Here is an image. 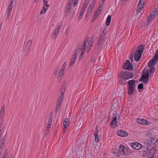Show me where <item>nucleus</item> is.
Masks as SVG:
<instances>
[{"instance_id":"1","label":"nucleus","mask_w":158,"mask_h":158,"mask_svg":"<svg viewBox=\"0 0 158 158\" xmlns=\"http://www.w3.org/2000/svg\"><path fill=\"white\" fill-rule=\"evenodd\" d=\"M144 48V47L142 44L139 45L138 47L135 54L134 59L135 61H138L140 60Z\"/></svg>"},{"instance_id":"2","label":"nucleus","mask_w":158,"mask_h":158,"mask_svg":"<svg viewBox=\"0 0 158 158\" xmlns=\"http://www.w3.org/2000/svg\"><path fill=\"white\" fill-rule=\"evenodd\" d=\"M120 77L122 79V83H126L125 79L128 80L132 78L133 76V74L130 72L125 71L122 72L120 73Z\"/></svg>"},{"instance_id":"3","label":"nucleus","mask_w":158,"mask_h":158,"mask_svg":"<svg viewBox=\"0 0 158 158\" xmlns=\"http://www.w3.org/2000/svg\"><path fill=\"white\" fill-rule=\"evenodd\" d=\"M135 80H130L127 82L128 85L127 92L128 94L131 95L133 93L135 90Z\"/></svg>"},{"instance_id":"4","label":"nucleus","mask_w":158,"mask_h":158,"mask_svg":"<svg viewBox=\"0 0 158 158\" xmlns=\"http://www.w3.org/2000/svg\"><path fill=\"white\" fill-rule=\"evenodd\" d=\"M158 61V49L156 52L154 56L152 59L149 62L148 66L151 67L153 66H155Z\"/></svg>"},{"instance_id":"5","label":"nucleus","mask_w":158,"mask_h":158,"mask_svg":"<svg viewBox=\"0 0 158 158\" xmlns=\"http://www.w3.org/2000/svg\"><path fill=\"white\" fill-rule=\"evenodd\" d=\"M130 145L134 149L136 150H139L143 147L142 145L140 143L138 142L131 143Z\"/></svg>"},{"instance_id":"6","label":"nucleus","mask_w":158,"mask_h":158,"mask_svg":"<svg viewBox=\"0 0 158 158\" xmlns=\"http://www.w3.org/2000/svg\"><path fill=\"white\" fill-rule=\"evenodd\" d=\"M149 75L148 73L143 74L139 79V81H143L144 84H146L149 80Z\"/></svg>"},{"instance_id":"7","label":"nucleus","mask_w":158,"mask_h":158,"mask_svg":"<svg viewBox=\"0 0 158 158\" xmlns=\"http://www.w3.org/2000/svg\"><path fill=\"white\" fill-rule=\"evenodd\" d=\"M66 64L67 63L66 62H64L58 74L59 77H62L64 75V71L66 69Z\"/></svg>"},{"instance_id":"8","label":"nucleus","mask_w":158,"mask_h":158,"mask_svg":"<svg viewBox=\"0 0 158 158\" xmlns=\"http://www.w3.org/2000/svg\"><path fill=\"white\" fill-rule=\"evenodd\" d=\"M144 0H140L138 4L137 5V8L138 9L137 10V13H140L142 11V9L143 7L144 4Z\"/></svg>"},{"instance_id":"9","label":"nucleus","mask_w":158,"mask_h":158,"mask_svg":"<svg viewBox=\"0 0 158 158\" xmlns=\"http://www.w3.org/2000/svg\"><path fill=\"white\" fill-rule=\"evenodd\" d=\"M123 68L125 69L131 70L133 69V66L129 60H127L124 64Z\"/></svg>"},{"instance_id":"10","label":"nucleus","mask_w":158,"mask_h":158,"mask_svg":"<svg viewBox=\"0 0 158 158\" xmlns=\"http://www.w3.org/2000/svg\"><path fill=\"white\" fill-rule=\"evenodd\" d=\"M87 43L84 42H83V45L82 46H81V55H80V57H79V59L81 60L82 59L83 55L85 53V52L86 50V45Z\"/></svg>"},{"instance_id":"11","label":"nucleus","mask_w":158,"mask_h":158,"mask_svg":"<svg viewBox=\"0 0 158 158\" xmlns=\"http://www.w3.org/2000/svg\"><path fill=\"white\" fill-rule=\"evenodd\" d=\"M5 114V106L3 104L0 109V119H2L3 118Z\"/></svg>"},{"instance_id":"12","label":"nucleus","mask_w":158,"mask_h":158,"mask_svg":"<svg viewBox=\"0 0 158 158\" xmlns=\"http://www.w3.org/2000/svg\"><path fill=\"white\" fill-rule=\"evenodd\" d=\"M13 7V4H12V3H10L8 8V10L7 13L6 18L8 19H9L10 18V16L12 11Z\"/></svg>"},{"instance_id":"13","label":"nucleus","mask_w":158,"mask_h":158,"mask_svg":"<svg viewBox=\"0 0 158 158\" xmlns=\"http://www.w3.org/2000/svg\"><path fill=\"white\" fill-rule=\"evenodd\" d=\"M117 135L121 137H126L128 135V133L125 131L120 130L118 131Z\"/></svg>"},{"instance_id":"14","label":"nucleus","mask_w":158,"mask_h":158,"mask_svg":"<svg viewBox=\"0 0 158 158\" xmlns=\"http://www.w3.org/2000/svg\"><path fill=\"white\" fill-rule=\"evenodd\" d=\"M69 119L67 118H65L64 120L63 124V125L64 126V128L63 129L64 134L65 131V129H66V128H67V126H69Z\"/></svg>"},{"instance_id":"15","label":"nucleus","mask_w":158,"mask_h":158,"mask_svg":"<svg viewBox=\"0 0 158 158\" xmlns=\"http://www.w3.org/2000/svg\"><path fill=\"white\" fill-rule=\"evenodd\" d=\"M137 121L139 124L143 125L148 124L149 123L147 120L143 118H138L137 119Z\"/></svg>"},{"instance_id":"16","label":"nucleus","mask_w":158,"mask_h":158,"mask_svg":"<svg viewBox=\"0 0 158 158\" xmlns=\"http://www.w3.org/2000/svg\"><path fill=\"white\" fill-rule=\"evenodd\" d=\"M119 151L121 154L123 155H127V154L125 151V147L122 144L120 145Z\"/></svg>"},{"instance_id":"17","label":"nucleus","mask_w":158,"mask_h":158,"mask_svg":"<svg viewBox=\"0 0 158 158\" xmlns=\"http://www.w3.org/2000/svg\"><path fill=\"white\" fill-rule=\"evenodd\" d=\"M158 12V8H156L153 10L152 13L150 15V17H151L152 19H154L157 15Z\"/></svg>"},{"instance_id":"18","label":"nucleus","mask_w":158,"mask_h":158,"mask_svg":"<svg viewBox=\"0 0 158 158\" xmlns=\"http://www.w3.org/2000/svg\"><path fill=\"white\" fill-rule=\"evenodd\" d=\"M105 38V37L101 35H100L97 44L99 47L101 46Z\"/></svg>"},{"instance_id":"19","label":"nucleus","mask_w":158,"mask_h":158,"mask_svg":"<svg viewBox=\"0 0 158 158\" xmlns=\"http://www.w3.org/2000/svg\"><path fill=\"white\" fill-rule=\"evenodd\" d=\"M72 5V3L70 2H68L65 11L66 13H68L70 11Z\"/></svg>"},{"instance_id":"20","label":"nucleus","mask_w":158,"mask_h":158,"mask_svg":"<svg viewBox=\"0 0 158 158\" xmlns=\"http://www.w3.org/2000/svg\"><path fill=\"white\" fill-rule=\"evenodd\" d=\"M32 43V40H29L27 43L26 46V48L27 49V52L29 51L31 48V46Z\"/></svg>"},{"instance_id":"21","label":"nucleus","mask_w":158,"mask_h":158,"mask_svg":"<svg viewBox=\"0 0 158 158\" xmlns=\"http://www.w3.org/2000/svg\"><path fill=\"white\" fill-rule=\"evenodd\" d=\"M84 8V7L82 8L80 12V15H79L78 17V20H80L83 16L84 12L85 10V9Z\"/></svg>"},{"instance_id":"22","label":"nucleus","mask_w":158,"mask_h":158,"mask_svg":"<svg viewBox=\"0 0 158 158\" xmlns=\"http://www.w3.org/2000/svg\"><path fill=\"white\" fill-rule=\"evenodd\" d=\"M77 55H73L71 60V62L70 65V66L72 65L77 60Z\"/></svg>"},{"instance_id":"23","label":"nucleus","mask_w":158,"mask_h":158,"mask_svg":"<svg viewBox=\"0 0 158 158\" xmlns=\"http://www.w3.org/2000/svg\"><path fill=\"white\" fill-rule=\"evenodd\" d=\"M81 46H79L77 47L74 53V54L75 55L77 56V55L78 54V53L80 52H81Z\"/></svg>"},{"instance_id":"24","label":"nucleus","mask_w":158,"mask_h":158,"mask_svg":"<svg viewBox=\"0 0 158 158\" xmlns=\"http://www.w3.org/2000/svg\"><path fill=\"white\" fill-rule=\"evenodd\" d=\"M111 20V16L110 15H108L106 22V24L107 26H108L110 25Z\"/></svg>"},{"instance_id":"25","label":"nucleus","mask_w":158,"mask_h":158,"mask_svg":"<svg viewBox=\"0 0 158 158\" xmlns=\"http://www.w3.org/2000/svg\"><path fill=\"white\" fill-rule=\"evenodd\" d=\"M119 116L118 114L115 113L113 114V119L112 121H117V120L119 118Z\"/></svg>"},{"instance_id":"26","label":"nucleus","mask_w":158,"mask_h":158,"mask_svg":"<svg viewBox=\"0 0 158 158\" xmlns=\"http://www.w3.org/2000/svg\"><path fill=\"white\" fill-rule=\"evenodd\" d=\"M94 136H95V141L96 142L98 143L99 141V138L97 131L94 133Z\"/></svg>"},{"instance_id":"27","label":"nucleus","mask_w":158,"mask_h":158,"mask_svg":"<svg viewBox=\"0 0 158 158\" xmlns=\"http://www.w3.org/2000/svg\"><path fill=\"white\" fill-rule=\"evenodd\" d=\"M117 125V121H112L111 123V126L114 128H115Z\"/></svg>"},{"instance_id":"28","label":"nucleus","mask_w":158,"mask_h":158,"mask_svg":"<svg viewBox=\"0 0 158 158\" xmlns=\"http://www.w3.org/2000/svg\"><path fill=\"white\" fill-rule=\"evenodd\" d=\"M58 30H57L56 29L54 31V33L53 34V36L52 37L53 39H55L56 38V37L57 35V34H58V33H59V31H58Z\"/></svg>"},{"instance_id":"29","label":"nucleus","mask_w":158,"mask_h":158,"mask_svg":"<svg viewBox=\"0 0 158 158\" xmlns=\"http://www.w3.org/2000/svg\"><path fill=\"white\" fill-rule=\"evenodd\" d=\"M101 12V10L100 9L97 10L95 12L94 16L98 18L99 15L100 14Z\"/></svg>"},{"instance_id":"30","label":"nucleus","mask_w":158,"mask_h":158,"mask_svg":"<svg viewBox=\"0 0 158 158\" xmlns=\"http://www.w3.org/2000/svg\"><path fill=\"white\" fill-rule=\"evenodd\" d=\"M90 0H85L83 4L82 8L84 7L85 9H86V7L89 2Z\"/></svg>"},{"instance_id":"31","label":"nucleus","mask_w":158,"mask_h":158,"mask_svg":"<svg viewBox=\"0 0 158 158\" xmlns=\"http://www.w3.org/2000/svg\"><path fill=\"white\" fill-rule=\"evenodd\" d=\"M152 66L151 67L148 66L151 69H149V70H148V73H153L154 72L155 69L153 67V66Z\"/></svg>"},{"instance_id":"32","label":"nucleus","mask_w":158,"mask_h":158,"mask_svg":"<svg viewBox=\"0 0 158 158\" xmlns=\"http://www.w3.org/2000/svg\"><path fill=\"white\" fill-rule=\"evenodd\" d=\"M149 149L148 148H146L143 151V153L142 155L143 156H145L149 152Z\"/></svg>"},{"instance_id":"33","label":"nucleus","mask_w":158,"mask_h":158,"mask_svg":"<svg viewBox=\"0 0 158 158\" xmlns=\"http://www.w3.org/2000/svg\"><path fill=\"white\" fill-rule=\"evenodd\" d=\"M92 11V10H89V9H88V11L86 15V18L88 17L89 18V17L91 15Z\"/></svg>"},{"instance_id":"34","label":"nucleus","mask_w":158,"mask_h":158,"mask_svg":"<svg viewBox=\"0 0 158 158\" xmlns=\"http://www.w3.org/2000/svg\"><path fill=\"white\" fill-rule=\"evenodd\" d=\"M61 106V105H60L57 104V105H56V110H55V112L56 114H57V112H58V111H59V109H60V107Z\"/></svg>"},{"instance_id":"35","label":"nucleus","mask_w":158,"mask_h":158,"mask_svg":"<svg viewBox=\"0 0 158 158\" xmlns=\"http://www.w3.org/2000/svg\"><path fill=\"white\" fill-rule=\"evenodd\" d=\"M44 6H43V8H44V7H48V6L47 5L48 2L46 0H44Z\"/></svg>"},{"instance_id":"36","label":"nucleus","mask_w":158,"mask_h":158,"mask_svg":"<svg viewBox=\"0 0 158 158\" xmlns=\"http://www.w3.org/2000/svg\"><path fill=\"white\" fill-rule=\"evenodd\" d=\"M57 26H58V27L56 29L57 30H58L59 31L60 30L61 28V27L62 26V23H59L58 24Z\"/></svg>"},{"instance_id":"37","label":"nucleus","mask_w":158,"mask_h":158,"mask_svg":"<svg viewBox=\"0 0 158 158\" xmlns=\"http://www.w3.org/2000/svg\"><path fill=\"white\" fill-rule=\"evenodd\" d=\"M143 88V85L142 83L139 84L138 86V88L139 89H142Z\"/></svg>"},{"instance_id":"38","label":"nucleus","mask_w":158,"mask_h":158,"mask_svg":"<svg viewBox=\"0 0 158 158\" xmlns=\"http://www.w3.org/2000/svg\"><path fill=\"white\" fill-rule=\"evenodd\" d=\"M94 6L95 5L93 4H92L91 3L88 9H89V10H93V9Z\"/></svg>"},{"instance_id":"39","label":"nucleus","mask_w":158,"mask_h":158,"mask_svg":"<svg viewBox=\"0 0 158 158\" xmlns=\"http://www.w3.org/2000/svg\"><path fill=\"white\" fill-rule=\"evenodd\" d=\"M106 29H104L102 32L101 34V35L102 36L105 37V35L106 33Z\"/></svg>"},{"instance_id":"40","label":"nucleus","mask_w":158,"mask_h":158,"mask_svg":"<svg viewBox=\"0 0 158 158\" xmlns=\"http://www.w3.org/2000/svg\"><path fill=\"white\" fill-rule=\"evenodd\" d=\"M6 136H3L2 138L1 139L0 141V143H4L5 142V139L6 138Z\"/></svg>"},{"instance_id":"41","label":"nucleus","mask_w":158,"mask_h":158,"mask_svg":"<svg viewBox=\"0 0 158 158\" xmlns=\"http://www.w3.org/2000/svg\"><path fill=\"white\" fill-rule=\"evenodd\" d=\"M65 91V88H62L60 90V94H64Z\"/></svg>"},{"instance_id":"42","label":"nucleus","mask_w":158,"mask_h":158,"mask_svg":"<svg viewBox=\"0 0 158 158\" xmlns=\"http://www.w3.org/2000/svg\"><path fill=\"white\" fill-rule=\"evenodd\" d=\"M52 121V119L51 118H49V119H48V122L47 124L51 126Z\"/></svg>"},{"instance_id":"43","label":"nucleus","mask_w":158,"mask_h":158,"mask_svg":"<svg viewBox=\"0 0 158 158\" xmlns=\"http://www.w3.org/2000/svg\"><path fill=\"white\" fill-rule=\"evenodd\" d=\"M134 56V54L133 53V54L131 55H130V59L131 61H133V60Z\"/></svg>"},{"instance_id":"44","label":"nucleus","mask_w":158,"mask_h":158,"mask_svg":"<svg viewBox=\"0 0 158 158\" xmlns=\"http://www.w3.org/2000/svg\"><path fill=\"white\" fill-rule=\"evenodd\" d=\"M92 44V42L91 43L89 42V43L88 45V48L89 49L91 47Z\"/></svg>"},{"instance_id":"45","label":"nucleus","mask_w":158,"mask_h":158,"mask_svg":"<svg viewBox=\"0 0 158 158\" xmlns=\"http://www.w3.org/2000/svg\"><path fill=\"white\" fill-rule=\"evenodd\" d=\"M96 59V57H94V56L91 59V62L92 63H94V62Z\"/></svg>"},{"instance_id":"46","label":"nucleus","mask_w":158,"mask_h":158,"mask_svg":"<svg viewBox=\"0 0 158 158\" xmlns=\"http://www.w3.org/2000/svg\"><path fill=\"white\" fill-rule=\"evenodd\" d=\"M50 129H46L45 131V133L46 135H47L49 134V132Z\"/></svg>"},{"instance_id":"47","label":"nucleus","mask_w":158,"mask_h":158,"mask_svg":"<svg viewBox=\"0 0 158 158\" xmlns=\"http://www.w3.org/2000/svg\"><path fill=\"white\" fill-rule=\"evenodd\" d=\"M48 8V7H46V8H45V7H44V8L43 7V10H42L43 11V13H44L46 12Z\"/></svg>"},{"instance_id":"48","label":"nucleus","mask_w":158,"mask_h":158,"mask_svg":"<svg viewBox=\"0 0 158 158\" xmlns=\"http://www.w3.org/2000/svg\"><path fill=\"white\" fill-rule=\"evenodd\" d=\"M62 102V100L58 99V104H57L61 105Z\"/></svg>"},{"instance_id":"49","label":"nucleus","mask_w":158,"mask_h":158,"mask_svg":"<svg viewBox=\"0 0 158 158\" xmlns=\"http://www.w3.org/2000/svg\"><path fill=\"white\" fill-rule=\"evenodd\" d=\"M153 19H152V18L151 17H150V16L148 17V21L149 22H151L152 20Z\"/></svg>"},{"instance_id":"50","label":"nucleus","mask_w":158,"mask_h":158,"mask_svg":"<svg viewBox=\"0 0 158 158\" xmlns=\"http://www.w3.org/2000/svg\"><path fill=\"white\" fill-rule=\"evenodd\" d=\"M53 114V113H51L49 115V118H51L52 119Z\"/></svg>"},{"instance_id":"51","label":"nucleus","mask_w":158,"mask_h":158,"mask_svg":"<svg viewBox=\"0 0 158 158\" xmlns=\"http://www.w3.org/2000/svg\"><path fill=\"white\" fill-rule=\"evenodd\" d=\"M150 154H148V158H154L153 157V155H152V154H151L150 156Z\"/></svg>"},{"instance_id":"52","label":"nucleus","mask_w":158,"mask_h":158,"mask_svg":"<svg viewBox=\"0 0 158 158\" xmlns=\"http://www.w3.org/2000/svg\"><path fill=\"white\" fill-rule=\"evenodd\" d=\"M6 153L5 152L4 153V154L3 156H2L1 158H6Z\"/></svg>"},{"instance_id":"53","label":"nucleus","mask_w":158,"mask_h":158,"mask_svg":"<svg viewBox=\"0 0 158 158\" xmlns=\"http://www.w3.org/2000/svg\"><path fill=\"white\" fill-rule=\"evenodd\" d=\"M51 125H48L47 124V126H46V129H50V127H51Z\"/></svg>"},{"instance_id":"54","label":"nucleus","mask_w":158,"mask_h":158,"mask_svg":"<svg viewBox=\"0 0 158 158\" xmlns=\"http://www.w3.org/2000/svg\"><path fill=\"white\" fill-rule=\"evenodd\" d=\"M97 18L96 17L94 16L93 18L92 19V21L93 22H94Z\"/></svg>"},{"instance_id":"55","label":"nucleus","mask_w":158,"mask_h":158,"mask_svg":"<svg viewBox=\"0 0 158 158\" xmlns=\"http://www.w3.org/2000/svg\"><path fill=\"white\" fill-rule=\"evenodd\" d=\"M77 6V2H74V3L73 4V6L74 7H76Z\"/></svg>"},{"instance_id":"56","label":"nucleus","mask_w":158,"mask_h":158,"mask_svg":"<svg viewBox=\"0 0 158 158\" xmlns=\"http://www.w3.org/2000/svg\"><path fill=\"white\" fill-rule=\"evenodd\" d=\"M96 0H93L92 3H91L93 4H95Z\"/></svg>"},{"instance_id":"57","label":"nucleus","mask_w":158,"mask_h":158,"mask_svg":"<svg viewBox=\"0 0 158 158\" xmlns=\"http://www.w3.org/2000/svg\"><path fill=\"white\" fill-rule=\"evenodd\" d=\"M88 40H89V39L88 38L86 39L84 41V42H86V43H87L88 42Z\"/></svg>"},{"instance_id":"58","label":"nucleus","mask_w":158,"mask_h":158,"mask_svg":"<svg viewBox=\"0 0 158 158\" xmlns=\"http://www.w3.org/2000/svg\"><path fill=\"white\" fill-rule=\"evenodd\" d=\"M64 94H60V97L61 98H62L63 99L64 98Z\"/></svg>"},{"instance_id":"59","label":"nucleus","mask_w":158,"mask_h":158,"mask_svg":"<svg viewBox=\"0 0 158 158\" xmlns=\"http://www.w3.org/2000/svg\"><path fill=\"white\" fill-rule=\"evenodd\" d=\"M69 30H68V29L66 31V35H67L69 33Z\"/></svg>"},{"instance_id":"60","label":"nucleus","mask_w":158,"mask_h":158,"mask_svg":"<svg viewBox=\"0 0 158 158\" xmlns=\"http://www.w3.org/2000/svg\"><path fill=\"white\" fill-rule=\"evenodd\" d=\"M15 1V0H11V2L10 3H12V4H13V2Z\"/></svg>"},{"instance_id":"61","label":"nucleus","mask_w":158,"mask_h":158,"mask_svg":"<svg viewBox=\"0 0 158 158\" xmlns=\"http://www.w3.org/2000/svg\"><path fill=\"white\" fill-rule=\"evenodd\" d=\"M63 98L59 96L58 98V100H62Z\"/></svg>"},{"instance_id":"62","label":"nucleus","mask_w":158,"mask_h":158,"mask_svg":"<svg viewBox=\"0 0 158 158\" xmlns=\"http://www.w3.org/2000/svg\"><path fill=\"white\" fill-rule=\"evenodd\" d=\"M73 0H69L68 2H70L72 3Z\"/></svg>"},{"instance_id":"63","label":"nucleus","mask_w":158,"mask_h":158,"mask_svg":"<svg viewBox=\"0 0 158 158\" xmlns=\"http://www.w3.org/2000/svg\"><path fill=\"white\" fill-rule=\"evenodd\" d=\"M43 12H44L42 10L40 12V14L41 15L43 13Z\"/></svg>"},{"instance_id":"64","label":"nucleus","mask_w":158,"mask_h":158,"mask_svg":"<svg viewBox=\"0 0 158 158\" xmlns=\"http://www.w3.org/2000/svg\"><path fill=\"white\" fill-rule=\"evenodd\" d=\"M38 0H34V2L35 3H36V2H37Z\"/></svg>"}]
</instances>
